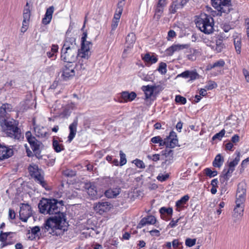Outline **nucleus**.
I'll return each instance as SVG.
<instances>
[{"instance_id": "1", "label": "nucleus", "mask_w": 249, "mask_h": 249, "mask_svg": "<svg viewBox=\"0 0 249 249\" xmlns=\"http://www.w3.org/2000/svg\"><path fill=\"white\" fill-rule=\"evenodd\" d=\"M40 212L44 214H55L45 221L41 229L38 226L31 229V233L36 235L41 229L43 233L57 235L56 230H66L68 223L66 222V214L63 212L64 203L62 200L56 199L42 198L38 204Z\"/></svg>"}, {"instance_id": "2", "label": "nucleus", "mask_w": 249, "mask_h": 249, "mask_svg": "<svg viewBox=\"0 0 249 249\" xmlns=\"http://www.w3.org/2000/svg\"><path fill=\"white\" fill-rule=\"evenodd\" d=\"M12 106L8 103L3 104L0 107V125L1 131L13 139L21 141L24 136L21 129L18 127V122L11 118L8 113L12 110Z\"/></svg>"}, {"instance_id": "3", "label": "nucleus", "mask_w": 249, "mask_h": 249, "mask_svg": "<svg viewBox=\"0 0 249 249\" xmlns=\"http://www.w3.org/2000/svg\"><path fill=\"white\" fill-rule=\"evenodd\" d=\"M87 33L84 32L81 37V48L77 52V58L78 62L76 63L77 73L79 75L82 74L83 71L86 70L91 53L90 52V47L92 43L87 41Z\"/></svg>"}, {"instance_id": "4", "label": "nucleus", "mask_w": 249, "mask_h": 249, "mask_svg": "<svg viewBox=\"0 0 249 249\" xmlns=\"http://www.w3.org/2000/svg\"><path fill=\"white\" fill-rule=\"evenodd\" d=\"M195 23L198 29L205 34L209 35L214 31V20L209 15L201 13Z\"/></svg>"}, {"instance_id": "5", "label": "nucleus", "mask_w": 249, "mask_h": 249, "mask_svg": "<svg viewBox=\"0 0 249 249\" xmlns=\"http://www.w3.org/2000/svg\"><path fill=\"white\" fill-rule=\"evenodd\" d=\"M28 170L30 175L36 183L40 184L46 190L51 189L47 182L44 179L43 175L41 174V170L39 169L37 165H30L28 168Z\"/></svg>"}, {"instance_id": "6", "label": "nucleus", "mask_w": 249, "mask_h": 249, "mask_svg": "<svg viewBox=\"0 0 249 249\" xmlns=\"http://www.w3.org/2000/svg\"><path fill=\"white\" fill-rule=\"evenodd\" d=\"M60 57L63 61L67 63L72 64L77 57L76 50L65 44L61 51Z\"/></svg>"}, {"instance_id": "7", "label": "nucleus", "mask_w": 249, "mask_h": 249, "mask_svg": "<svg viewBox=\"0 0 249 249\" xmlns=\"http://www.w3.org/2000/svg\"><path fill=\"white\" fill-rule=\"evenodd\" d=\"M25 136L34 154L37 157L40 155V147L42 145V142L37 140L30 131H27Z\"/></svg>"}, {"instance_id": "8", "label": "nucleus", "mask_w": 249, "mask_h": 249, "mask_svg": "<svg viewBox=\"0 0 249 249\" xmlns=\"http://www.w3.org/2000/svg\"><path fill=\"white\" fill-rule=\"evenodd\" d=\"M212 5L218 12L222 13H229L231 8V0H211Z\"/></svg>"}, {"instance_id": "9", "label": "nucleus", "mask_w": 249, "mask_h": 249, "mask_svg": "<svg viewBox=\"0 0 249 249\" xmlns=\"http://www.w3.org/2000/svg\"><path fill=\"white\" fill-rule=\"evenodd\" d=\"M76 71V64L67 63L62 68L61 78L64 81H68L73 78L75 75Z\"/></svg>"}, {"instance_id": "10", "label": "nucleus", "mask_w": 249, "mask_h": 249, "mask_svg": "<svg viewBox=\"0 0 249 249\" xmlns=\"http://www.w3.org/2000/svg\"><path fill=\"white\" fill-rule=\"evenodd\" d=\"M246 196V185L244 183H240L238 185L236 196L235 204L237 206L245 207Z\"/></svg>"}, {"instance_id": "11", "label": "nucleus", "mask_w": 249, "mask_h": 249, "mask_svg": "<svg viewBox=\"0 0 249 249\" xmlns=\"http://www.w3.org/2000/svg\"><path fill=\"white\" fill-rule=\"evenodd\" d=\"M164 146L166 148H174L177 146H180L176 133L171 131L169 135L164 139Z\"/></svg>"}, {"instance_id": "12", "label": "nucleus", "mask_w": 249, "mask_h": 249, "mask_svg": "<svg viewBox=\"0 0 249 249\" xmlns=\"http://www.w3.org/2000/svg\"><path fill=\"white\" fill-rule=\"evenodd\" d=\"M32 214L31 206L28 204H22L19 211L20 219L23 222H26Z\"/></svg>"}, {"instance_id": "13", "label": "nucleus", "mask_w": 249, "mask_h": 249, "mask_svg": "<svg viewBox=\"0 0 249 249\" xmlns=\"http://www.w3.org/2000/svg\"><path fill=\"white\" fill-rule=\"evenodd\" d=\"M239 124V119L235 115L231 114L226 119L224 127L226 129L232 131V129L237 128Z\"/></svg>"}, {"instance_id": "14", "label": "nucleus", "mask_w": 249, "mask_h": 249, "mask_svg": "<svg viewBox=\"0 0 249 249\" xmlns=\"http://www.w3.org/2000/svg\"><path fill=\"white\" fill-rule=\"evenodd\" d=\"M111 208V204L107 201H101L94 204L93 209L94 211L100 214L107 212Z\"/></svg>"}, {"instance_id": "15", "label": "nucleus", "mask_w": 249, "mask_h": 249, "mask_svg": "<svg viewBox=\"0 0 249 249\" xmlns=\"http://www.w3.org/2000/svg\"><path fill=\"white\" fill-rule=\"evenodd\" d=\"M167 4L166 0H159L156 4L154 18L158 21L161 18L164 10V8Z\"/></svg>"}, {"instance_id": "16", "label": "nucleus", "mask_w": 249, "mask_h": 249, "mask_svg": "<svg viewBox=\"0 0 249 249\" xmlns=\"http://www.w3.org/2000/svg\"><path fill=\"white\" fill-rule=\"evenodd\" d=\"M14 154L12 148L0 143V161L8 159Z\"/></svg>"}, {"instance_id": "17", "label": "nucleus", "mask_w": 249, "mask_h": 249, "mask_svg": "<svg viewBox=\"0 0 249 249\" xmlns=\"http://www.w3.org/2000/svg\"><path fill=\"white\" fill-rule=\"evenodd\" d=\"M157 220L155 216L148 215L141 219L137 225V228L141 229L146 225H155Z\"/></svg>"}, {"instance_id": "18", "label": "nucleus", "mask_w": 249, "mask_h": 249, "mask_svg": "<svg viewBox=\"0 0 249 249\" xmlns=\"http://www.w3.org/2000/svg\"><path fill=\"white\" fill-rule=\"evenodd\" d=\"M161 155L164 156V162L162 164L169 165L173 162L174 151L172 149L166 148L161 151Z\"/></svg>"}, {"instance_id": "19", "label": "nucleus", "mask_w": 249, "mask_h": 249, "mask_svg": "<svg viewBox=\"0 0 249 249\" xmlns=\"http://www.w3.org/2000/svg\"><path fill=\"white\" fill-rule=\"evenodd\" d=\"M78 125V119L76 118L73 120L69 126L70 133L68 137L67 142H71L75 137L77 132V127Z\"/></svg>"}, {"instance_id": "20", "label": "nucleus", "mask_w": 249, "mask_h": 249, "mask_svg": "<svg viewBox=\"0 0 249 249\" xmlns=\"http://www.w3.org/2000/svg\"><path fill=\"white\" fill-rule=\"evenodd\" d=\"M178 77H181L185 79L189 78L190 81H194L199 78V75L196 70H187L178 74Z\"/></svg>"}, {"instance_id": "21", "label": "nucleus", "mask_w": 249, "mask_h": 249, "mask_svg": "<svg viewBox=\"0 0 249 249\" xmlns=\"http://www.w3.org/2000/svg\"><path fill=\"white\" fill-rule=\"evenodd\" d=\"M190 197L188 195H186L180 198L176 202V211L180 212L185 208V205L189 201Z\"/></svg>"}, {"instance_id": "22", "label": "nucleus", "mask_w": 249, "mask_h": 249, "mask_svg": "<svg viewBox=\"0 0 249 249\" xmlns=\"http://www.w3.org/2000/svg\"><path fill=\"white\" fill-rule=\"evenodd\" d=\"M33 125L35 133L37 137L43 138L48 136V134L45 127L36 125L35 121L33 122Z\"/></svg>"}, {"instance_id": "23", "label": "nucleus", "mask_w": 249, "mask_h": 249, "mask_svg": "<svg viewBox=\"0 0 249 249\" xmlns=\"http://www.w3.org/2000/svg\"><path fill=\"white\" fill-rule=\"evenodd\" d=\"M121 100L120 103H127L133 101L136 97L137 94L134 91H123L121 93Z\"/></svg>"}, {"instance_id": "24", "label": "nucleus", "mask_w": 249, "mask_h": 249, "mask_svg": "<svg viewBox=\"0 0 249 249\" xmlns=\"http://www.w3.org/2000/svg\"><path fill=\"white\" fill-rule=\"evenodd\" d=\"M222 36H219L215 40V46H211L212 49L216 53H221L225 48Z\"/></svg>"}, {"instance_id": "25", "label": "nucleus", "mask_w": 249, "mask_h": 249, "mask_svg": "<svg viewBox=\"0 0 249 249\" xmlns=\"http://www.w3.org/2000/svg\"><path fill=\"white\" fill-rule=\"evenodd\" d=\"M121 189L119 186L113 188H109L105 191V195L107 198H114L121 193Z\"/></svg>"}, {"instance_id": "26", "label": "nucleus", "mask_w": 249, "mask_h": 249, "mask_svg": "<svg viewBox=\"0 0 249 249\" xmlns=\"http://www.w3.org/2000/svg\"><path fill=\"white\" fill-rule=\"evenodd\" d=\"M183 49L182 45L179 44H173L165 50L166 55L168 56H172L175 52H178Z\"/></svg>"}, {"instance_id": "27", "label": "nucleus", "mask_w": 249, "mask_h": 249, "mask_svg": "<svg viewBox=\"0 0 249 249\" xmlns=\"http://www.w3.org/2000/svg\"><path fill=\"white\" fill-rule=\"evenodd\" d=\"M12 232H4L3 231H0V242H2L1 244V248H3L4 247L7 246L8 245H10L13 244L12 242H7L6 240L10 234H13Z\"/></svg>"}, {"instance_id": "28", "label": "nucleus", "mask_w": 249, "mask_h": 249, "mask_svg": "<svg viewBox=\"0 0 249 249\" xmlns=\"http://www.w3.org/2000/svg\"><path fill=\"white\" fill-rule=\"evenodd\" d=\"M62 142V140H61L58 141L57 140L55 139L54 137L53 138L52 145L53 149L55 152L59 153L65 150L64 145L62 143H60Z\"/></svg>"}, {"instance_id": "29", "label": "nucleus", "mask_w": 249, "mask_h": 249, "mask_svg": "<svg viewBox=\"0 0 249 249\" xmlns=\"http://www.w3.org/2000/svg\"><path fill=\"white\" fill-rule=\"evenodd\" d=\"M156 88V86L150 85L143 86L142 87V89L144 92L146 99H149L151 97Z\"/></svg>"}, {"instance_id": "30", "label": "nucleus", "mask_w": 249, "mask_h": 249, "mask_svg": "<svg viewBox=\"0 0 249 249\" xmlns=\"http://www.w3.org/2000/svg\"><path fill=\"white\" fill-rule=\"evenodd\" d=\"M59 47L57 44H53L51 46V51L47 52V56L48 58L52 60H55L56 58L58 52Z\"/></svg>"}, {"instance_id": "31", "label": "nucleus", "mask_w": 249, "mask_h": 249, "mask_svg": "<svg viewBox=\"0 0 249 249\" xmlns=\"http://www.w3.org/2000/svg\"><path fill=\"white\" fill-rule=\"evenodd\" d=\"M244 207L235 205L232 213V217L235 218H240L243 215Z\"/></svg>"}, {"instance_id": "32", "label": "nucleus", "mask_w": 249, "mask_h": 249, "mask_svg": "<svg viewBox=\"0 0 249 249\" xmlns=\"http://www.w3.org/2000/svg\"><path fill=\"white\" fill-rule=\"evenodd\" d=\"M224 161L223 157L220 154H218L215 156L212 164L214 167L220 168L222 166Z\"/></svg>"}, {"instance_id": "33", "label": "nucleus", "mask_w": 249, "mask_h": 249, "mask_svg": "<svg viewBox=\"0 0 249 249\" xmlns=\"http://www.w3.org/2000/svg\"><path fill=\"white\" fill-rule=\"evenodd\" d=\"M142 59L147 64H155L158 61L157 56L153 55H151L149 53H146L144 56H142Z\"/></svg>"}, {"instance_id": "34", "label": "nucleus", "mask_w": 249, "mask_h": 249, "mask_svg": "<svg viewBox=\"0 0 249 249\" xmlns=\"http://www.w3.org/2000/svg\"><path fill=\"white\" fill-rule=\"evenodd\" d=\"M225 65L224 60L220 59L213 64H209L207 67V70H211L215 68H222Z\"/></svg>"}, {"instance_id": "35", "label": "nucleus", "mask_w": 249, "mask_h": 249, "mask_svg": "<svg viewBox=\"0 0 249 249\" xmlns=\"http://www.w3.org/2000/svg\"><path fill=\"white\" fill-rule=\"evenodd\" d=\"M87 193L92 199L97 198V191L96 187L93 184H90L87 188Z\"/></svg>"}, {"instance_id": "36", "label": "nucleus", "mask_w": 249, "mask_h": 249, "mask_svg": "<svg viewBox=\"0 0 249 249\" xmlns=\"http://www.w3.org/2000/svg\"><path fill=\"white\" fill-rule=\"evenodd\" d=\"M233 40L234 46L236 52L237 54H239L241 52V38L240 36H236L234 38Z\"/></svg>"}, {"instance_id": "37", "label": "nucleus", "mask_w": 249, "mask_h": 249, "mask_svg": "<svg viewBox=\"0 0 249 249\" xmlns=\"http://www.w3.org/2000/svg\"><path fill=\"white\" fill-rule=\"evenodd\" d=\"M159 213L160 214L161 218H163L162 215L165 213L169 216H172L173 213V210L172 207L166 208L165 207H162L159 210Z\"/></svg>"}, {"instance_id": "38", "label": "nucleus", "mask_w": 249, "mask_h": 249, "mask_svg": "<svg viewBox=\"0 0 249 249\" xmlns=\"http://www.w3.org/2000/svg\"><path fill=\"white\" fill-rule=\"evenodd\" d=\"M240 160V153L239 152H237V156L232 161H231L228 164L229 168L233 170H235V166L238 164Z\"/></svg>"}, {"instance_id": "39", "label": "nucleus", "mask_w": 249, "mask_h": 249, "mask_svg": "<svg viewBox=\"0 0 249 249\" xmlns=\"http://www.w3.org/2000/svg\"><path fill=\"white\" fill-rule=\"evenodd\" d=\"M121 16L117 15V14H114L111 25L112 31H114L117 28Z\"/></svg>"}, {"instance_id": "40", "label": "nucleus", "mask_w": 249, "mask_h": 249, "mask_svg": "<svg viewBox=\"0 0 249 249\" xmlns=\"http://www.w3.org/2000/svg\"><path fill=\"white\" fill-rule=\"evenodd\" d=\"M136 41V36L133 33H129L126 37V43L129 45H133Z\"/></svg>"}, {"instance_id": "41", "label": "nucleus", "mask_w": 249, "mask_h": 249, "mask_svg": "<svg viewBox=\"0 0 249 249\" xmlns=\"http://www.w3.org/2000/svg\"><path fill=\"white\" fill-rule=\"evenodd\" d=\"M191 54L188 55L189 59L195 60L196 57L201 54V50L193 49L191 50Z\"/></svg>"}, {"instance_id": "42", "label": "nucleus", "mask_w": 249, "mask_h": 249, "mask_svg": "<svg viewBox=\"0 0 249 249\" xmlns=\"http://www.w3.org/2000/svg\"><path fill=\"white\" fill-rule=\"evenodd\" d=\"M150 142L153 143L159 144V146H164V140L160 136H155L151 139Z\"/></svg>"}, {"instance_id": "43", "label": "nucleus", "mask_w": 249, "mask_h": 249, "mask_svg": "<svg viewBox=\"0 0 249 249\" xmlns=\"http://www.w3.org/2000/svg\"><path fill=\"white\" fill-rule=\"evenodd\" d=\"M205 175L209 178L214 177L217 175L218 172L216 170L212 171L210 168H206L204 169Z\"/></svg>"}, {"instance_id": "44", "label": "nucleus", "mask_w": 249, "mask_h": 249, "mask_svg": "<svg viewBox=\"0 0 249 249\" xmlns=\"http://www.w3.org/2000/svg\"><path fill=\"white\" fill-rule=\"evenodd\" d=\"M180 8L179 2L177 1H174L172 2L169 7V11L171 14H175L176 13L177 10Z\"/></svg>"}, {"instance_id": "45", "label": "nucleus", "mask_w": 249, "mask_h": 249, "mask_svg": "<svg viewBox=\"0 0 249 249\" xmlns=\"http://www.w3.org/2000/svg\"><path fill=\"white\" fill-rule=\"evenodd\" d=\"M124 0H121L118 2L115 14H117V15H119L120 16L122 15L124 6Z\"/></svg>"}, {"instance_id": "46", "label": "nucleus", "mask_w": 249, "mask_h": 249, "mask_svg": "<svg viewBox=\"0 0 249 249\" xmlns=\"http://www.w3.org/2000/svg\"><path fill=\"white\" fill-rule=\"evenodd\" d=\"M157 71L161 74H165L167 72V64L165 62H161L157 69Z\"/></svg>"}, {"instance_id": "47", "label": "nucleus", "mask_w": 249, "mask_h": 249, "mask_svg": "<svg viewBox=\"0 0 249 249\" xmlns=\"http://www.w3.org/2000/svg\"><path fill=\"white\" fill-rule=\"evenodd\" d=\"M172 246L174 249H182V243L180 242L179 239H175L172 242Z\"/></svg>"}, {"instance_id": "48", "label": "nucleus", "mask_w": 249, "mask_h": 249, "mask_svg": "<svg viewBox=\"0 0 249 249\" xmlns=\"http://www.w3.org/2000/svg\"><path fill=\"white\" fill-rule=\"evenodd\" d=\"M63 175L67 177H73L76 176V172L70 169H67L63 171Z\"/></svg>"}, {"instance_id": "49", "label": "nucleus", "mask_w": 249, "mask_h": 249, "mask_svg": "<svg viewBox=\"0 0 249 249\" xmlns=\"http://www.w3.org/2000/svg\"><path fill=\"white\" fill-rule=\"evenodd\" d=\"M234 170L229 168L227 170L224 169L223 171V178L226 180H228L229 178L231 177L232 174Z\"/></svg>"}, {"instance_id": "50", "label": "nucleus", "mask_w": 249, "mask_h": 249, "mask_svg": "<svg viewBox=\"0 0 249 249\" xmlns=\"http://www.w3.org/2000/svg\"><path fill=\"white\" fill-rule=\"evenodd\" d=\"M119 155L120 157L119 165L122 166L126 164L127 160L126 159L125 154L122 150L120 151Z\"/></svg>"}, {"instance_id": "51", "label": "nucleus", "mask_w": 249, "mask_h": 249, "mask_svg": "<svg viewBox=\"0 0 249 249\" xmlns=\"http://www.w3.org/2000/svg\"><path fill=\"white\" fill-rule=\"evenodd\" d=\"M225 129H222L219 132L215 134L214 136H213L212 139L213 140H215L218 139L219 140H221L222 138L224 136L225 134Z\"/></svg>"}, {"instance_id": "52", "label": "nucleus", "mask_w": 249, "mask_h": 249, "mask_svg": "<svg viewBox=\"0 0 249 249\" xmlns=\"http://www.w3.org/2000/svg\"><path fill=\"white\" fill-rule=\"evenodd\" d=\"M175 101L177 103H178L181 105H185L186 103V99L179 95H176L175 97Z\"/></svg>"}, {"instance_id": "53", "label": "nucleus", "mask_w": 249, "mask_h": 249, "mask_svg": "<svg viewBox=\"0 0 249 249\" xmlns=\"http://www.w3.org/2000/svg\"><path fill=\"white\" fill-rule=\"evenodd\" d=\"M31 11L29 8H25L23 11V18L25 20L30 21Z\"/></svg>"}, {"instance_id": "54", "label": "nucleus", "mask_w": 249, "mask_h": 249, "mask_svg": "<svg viewBox=\"0 0 249 249\" xmlns=\"http://www.w3.org/2000/svg\"><path fill=\"white\" fill-rule=\"evenodd\" d=\"M217 84L213 81H210L209 83L205 86V88L207 90H212L217 87Z\"/></svg>"}, {"instance_id": "55", "label": "nucleus", "mask_w": 249, "mask_h": 249, "mask_svg": "<svg viewBox=\"0 0 249 249\" xmlns=\"http://www.w3.org/2000/svg\"><path fill=\"white\" fill-rule=\"evenodd\" d=\"M135 163L136 166L140 168L144 169L145 167V165L142 160L136 159L133 161Z\"/></svg>"}, {"instance_id": "56", "label": "nucleus", "mask_w": 249, "mask_h": 249, "mask_svg": "<svg viewBox=\"0 0 249 249\" xmlns=\"http://www.w3.org/2000/svg\"><path fill=\"white\" fill-rule=\"evenodd\" d=\"M196 238L191 239L188 238L185 240V245L187 247H191L196 244Z\"/></svg>"}, {"instance_id": "57", "label": "nucleus", "mask_w": 249, "mask_h": 249, "mask_svg": "<svg viewBox=\"0 0 249 249\" xmlns=\"http://www.w3.org/2000/svg\"><path fill=\"white\" fill-rule=\"evenodd\" d=\"M181 218V217H180L176 220L172 219L171 220V221L169 223L168 227L170 228H174L176 227L178 225V223Z\"/></svg>"}, {"instance_id": "58", "label": "nucleus", "mask_w": 249, "mask_h": 249, "mask_svg": "<svg viewBox=\"0 0 249 249\" xmlns=\"http://www.w3.org/2000/svg\"><path fill=\"white\" fill-rule=\"evenodd\" d=\"M54 11V8L53 6L49 7L47 8L45 16L46 17H49L50 18H52L53 14Z\"/></svg>"}, {"instance_id": "59", "label": "nucleus", "mask_w": 249, "mask_h": 249, "mask_svg": "<svg viewBox=\"0 0 249 249\" xmlns=\"http://www.w3.org/2000/svg\"><path fill=\"white\" fill-rule=\"evenodd\" d=\"M29 21L23 19L22 25L21 29V31L22 32L24 33L27 31L29 26Z\"/></svg>"}, {"instance_id": "60", "label": "nucleus", "mask_w": 249, "mask_h": 249, "mask_svg": "<svg viewBox=\"0 0 249 249\" xmlns=\"http://www.w3.org/2000/svg\"><path fill=\"white\" fill-rule=\"evenodd\" d=\"M147 157L154 161H157L160 160V155L159 154H155L152 156L148 155Z\"/></svg>"}, {"instance_id": "61", "label": "nucleus", "mask_w": 249, "mask_h": 249, "mask_svg": "<svg viewBox=\"0 0 249 249\" xmlns=\"http://www.w3.org/2000/svg\"><path fill=\"white\" fill-rule=\"evenodd\" d=\"M248 162H249V157L247 158V159L244 160L241 164V168L240 171H244L245 168L247 167V163Z\"/></svg>"}, {"instance_id": "62", "label": "nucleus", "mask_w": 249, "mask_h": 249, "mask_svg": "<svg viewBox=\"0 0 249 249\" xmlns=\"http://www.w3.org/2000/svg\"><path fill=\"white\" fill-rule=\"evenodd\" d=\"M169 178V175L168 174L166 175H159L157 178L159 181H160L161 182L164 181L166 180Z\"/></svg>"}, {"instance_id": "63", "label": "nucleus", "mask_w": 249, "mask_h": 249, "mask_svg": "<svg viewBox=\"0 0 249 249\" xmlns=\"http://www.w3.org/2000/svg\"><path fill=\"white\" fill-rule=\"evenodd\" d=\"M149 232L152 236L159 237L160 235V231L156 229L152 230Z\"/></svg>"}, {"instance_id": "64", "label": "nucleus", "mask_w": 249, "mask_h": 249, "mask_svg": "<svg viewBox=\"0 0 249 249\" xmlns=\"http://www.w3.org/2000/svg\"><path fill=\"white\" fill-rule=\"evenodd\" d=\"M243 73L245 76L246 81L249 83V71L246 69H243Z\"/></svg>"}]
</instances>
